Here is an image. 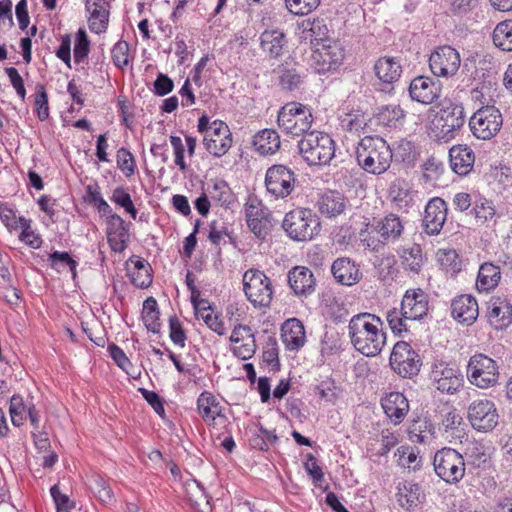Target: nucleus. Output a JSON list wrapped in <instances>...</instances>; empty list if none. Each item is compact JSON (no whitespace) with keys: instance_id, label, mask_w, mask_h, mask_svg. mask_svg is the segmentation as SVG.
<instances>
[{"instance_id":"nucleus-1","label":"nucleus","mask_w":512,"mask_h":512,"mask_svg":"<svg viewBox=\"0 0 512 512\" xmlns=\"http://www.w3.org/2000/svg\"><path fill=\"white\" fill-rule=\"evenodd\" d=\"M381 326V319L374 314L354 315L348 325L349 336L354 348L367 357L378 355L386 343V335Z\"/></svg>"},{"instance_id":"nucleus-2","label":"nucleus","mask_w":512,"mask_h":512,"mask_svg":"<svg viewBox=\"0 0 512 512\" xmlns=\"http://www.w3.org/2000/svg\"><path fill=\"white\" fill-rule=\"evenodd\" d=\"M392 158L390 146L379 136H365L356 147L358 165L371 174L384 173L390 167Z\"/></svg>"},{"instance_id":"nucleus-3","label":"nucleus","mask_w":512,"mask_h":512,"mask_svg":"<svg viewBox=\"0 0 512 512\" xmlns=\"http://www.w3.org/2000/svg\"><path fill=\"white\" fill-rule=\"evenodd\" d=\"M298 149L308 165H326L335 155V142L326 133L311 131L300 139Z\"/></svg>"},{"instance_id":"nucleus-4","label":"nucleus","mask_w":512,"mask_h":512,"mask_svg":"<svg viewBox=\"0 0 512 512\" xmlns=\"http://www.w3.org/2000/svg\"><path fill=\"white\" fill-rule=\"evenodd\" d=\"M465 118L462 104H444L432 121V132L436 140L444 143L453 140L465 124Z\"/></svg>"},{"instance_id":"nucleus-5","label":"nucleus","mask_w":512,"mask_h":512,"mask_svg":"<svg viewBox=\"0 0 512 512\" xmlns=\"http://www.w3.org/2000/svg\"><path fill=\"white\" fill-rule=\"evenodd\" d=\"M198 131L203 134L205 149L215 157L225 155L232 146L231 131L221 120L210 122L209 117L203 115L198 120Z\"/></svg>"},{"instance_id":"nucleus-6","label":"nucleus","mask_w":512,"mask_h":512,"mask_svg":"<svg viewBox=\"0 0 512 512\" xmlns=\"http://www.w3.org/2000/svg\"><path fill=\"white\" fill-rule=\"evenodd\" d=\"M282 226L289 237L296 241L311 240L321 229L319 217L312 210L305 208L287 213Z\"/></svg>"},{"instance_id":"nucleus-7","label":"nucleus","mask_w":512,"mask_h":512,"mask_svg":"<svg viewBox=\"0 0 512 512\" xmlns=\"http://www.w3.org/2000/svg\"><path fill=\"white\" fill-rule=\"evenodd\" d=\"M277 122L278 126L286 134L299 136L309 133L313 122V116L311 110L305 105L297 102H290L280 109Z\"/></svg>"},{"instance_id":"nucleus-8","label":"nucleus","mask_w":512,"mask_h":512,"mask_svg":"<svg viewBox=\"0 0 512 512\" xmlns=\"http://www.w3.org/2000/svg\"><path fill=\"white\" fill-rule=\"evenodd\" d=\"M243 290L256 308L268 307L273 298V287L269 277L257 269H249L243 275Z\"/></svg>"},{"instance_id":"nucleus-9","label":"nucleus","mask_w":512,"mask_h":512,"mask_svg":"<svg viewBox=\"0 0 512 512\" xmlns=\"http://www.w3.org/2000/svg\"><path fill=\"white\" fill-rule=\"evenodd\" d=\"M433 466L437 476L449 484L458 483L465 475L464 458L452 448L438 450L434 455Z\"/></svg>"},{"instance_id":"nucleus-10","label":"nucleus","mask_w":512,"mask_h":512,"mask_svg":"<svg viewBox=\"0 0 512 512\" xmlns=\"http://www.w3.org/2000/svg\"><path fill=\"white\" fill-rule=\"evenodd\" d=\"M467 378L472 385L488 389L496 385L499 379L498 365L485 354L473 355L467 365Z\"/></svg>"},{"instance_id":"nucleus-11","label":"nucleus","mask_w":512,"mask_h":512,"mask_svg":"<svg viewBox=\"0 0 512 512\" xmlns=\"http://www.w3.org/2000/svg\"><path fill=\"white\" fill-rule=\"evenodd\" d=\"M503 125V117L495 106H483L470 118L472 134L481 140H490L497 135Z\"/></svg>"},{"instance_id":"nucleus-12","label":"nucleus","mask_w":512,"mask_h":512,"mask_svg":"<svg viewBox=\"0 0 512 512\" xmlns=\"http://www.w3.org/2000/svg\"><path fill=\"white\" fill-rule=\"evenodd\" d=\"M391 368L403 378H411L420 371L422 361L408 342L398 341L390 354Z\"/></svg>"},{"instance_id":"nucleus-13","label":"nucleus","mask_w":512,"mask_h":512,"mask_svg":"<svg viewBox=\"0 0 512 512\" xmlns=\"http://www.w3.org/2000/svg\"><path fill=\"white\" fill-rule=\"evenodd\" d=\"M467 420L476 431L487 433L498 425L499 413L493 401L477 399L467 408Z\"/></svg>"},{"instance_id":"nucleus-14","label":"nucleus","mask_w":512,"mask_h":512,"mask_svg":"<svg viewBox=\"0 0 512 512\" xmlns=\"http://www.w3.org/2000/svg\"><path fill=\"white\" fill-rule=\"evenodd\" d=\"M461 63L459 52L449 45L437 47L429 57L431 72L442 78H449L456 75Z\"/></svg>"},{"instance_id":"nucleus-15","label":"nucleus","mask_w":512,"mask_h":512,"mask_svg":"<svg viewBox=\"0 0 512 512\" xmlns=\"http://www.w3.org/2000/svg\"><path fill=\"white\" fill-rule=\"evenodd\" d=\"M295 173L284 165H273L265 174V187L276 198L288 197L295 188Z\"/></svg>"},{"instance_id":"nucleus-16","label":"nucleus","mask_w":512,"mask_h":512,"mask_svg":"<svg viewBox=\"0 0 512 512\" xmlns=\"http://www.w3.org/2000/svg\"><path fill=\"white\" fill-rule=\"evenodd\" d=\"M430 379L438 391L447 394L458 392L463 385V375L460 371L445 362L432 365Z\"/></svg>"},{"instance_id":"nucleus-17","label":"nucleus","mask_w":512,"mask_h":512,"mask_svg":"<svg viewBox=\"0 0 512 512\" xmlns=\"http://www.w3.org/2000/svg\"><path fill=\"white\" fill-rule=\"evenodd\" d=\"M343 58L344 51L340 44L337 42L323 44L311 54L310 66L316 73L324 74L337 69Z\"/></svg>"},{"instance_id":"nucleus-18","label":"nucleus","mask_w":512,"mask_h":512,"mask_svg":"<svg viewBox=\"0 0 512 512\" xmlns=\"http://www.w3.org/2000/svg\"><path fill=\"white\" fill-rule=\"evenodd\" d=\"M249 229L258 238H265L270 230L269 211L256 199L250 198L245 205Z\"/></svg>"},{"instance_id":"nucleus-19","label":"nucleus","mask_w":512,"mask_h":512,"mask_svg":"<svg viewBox=\"0 0 512 512\" xmlns=\"http://www.w3.org/2000/svg\"><path fill=\"white\" fill-rule=\"evenodd\" d=\"M448 207L446 202L439 198H432L425 207L423 228L428 235H438L447 219Z\"/></svg>"},{"instance_id":"nucleus-20","label":"nucleus","mask_w":512,"mask_h":512,"mask_svg":"<svg viewBox=\"0 0 512 512\" xmlns=\"http://www.w3.org/2000/svg\"><path fill=\"white\" fill-rule=\"evenodd\" d=\"M441 84L439 81L426 76L414 78L409 85V94L412 100L422 104H431L439 98Z\"/></svg>"},{"instance_id":"nucleus-21","label":"nucleus","mask_w":512,"mask_h":512,"mask_svg":"<svg viewBox=\"0 0 512 512\" xmlns=\"http://www.w3.org/2000/svg\"><path fill=\"white\" fill-rule=\"evenodd\" d=\"M230 341L233 344V354L242 360L252 358L256 352L255 337L249 326H236L232 331Z\"/></svg>"},{"instance_id":"nucleus-22","label":"nucleus","mask_w":512,"mask_h":512,"mask_svg":"<svg viewBox=\"0 0 512 512\" xmlns=\"http://www.w3.org/2000/svg\"><path fill=\"white\" fill-rule=\"evenodd\" d=\"M288 284L296 296L307 297L316 289V279L313 272L304 266L293 267L288 272Z\"/></svg>"},{"instance_id":"nucleus-23","label":"nucleus","mask_w":512,"mask_h":512,"mask_svg":"<svg viewBox=\"0 0 512 512\" xmlns=\"http://www.w3.org/2000/svg\"><path fill=\"white\" fill-rule=\"evenodd\" d=\"M451 315L460 324L472 325L479 315L476 299L471 295H460L451 303Z\"/></svg>"},{"instance_id":"nucleus-24","label":"nucleus","mask_w":512,"mask_h":512,"mask_svg":"<svg viewBox=\"0 0 512 512\" xmlns=\"http://www.w3.org/2000/svg\"><path fill=\"white\" fill-rule=\"evenodd\" d=\"M401 309L406 314L404 318H410L412 321L421 319L427 314L428 300L421 289L408 290L403 296Z\"/></svg>"},{"instance_id":"nucleus-25","label":"nucleus","mask_w":512,"mask_h":512,"mask_svg":"<svg viewBox=\"0 0 512 512\" xmlns=\"http://www.w3.org/2000/svg\"><path fill=\"white\" fill-rule=\"evenodd\" d=\"M424 499L425 494L419 484L410 481H403L398 484L396 500L404 510H416Z\"/></svg>"},{"instance_id":"nucleus-26","label":"nucleus","mask_w":512,"mask_h":512,"mask_svg":"<svg viewBox=\"0 0 512 512\" xmlns=\"http://www.w3.org/2000/svg\"><path fill=\"white\" fill-rule=\"evenodd\" d=\"M331 272L338 283L346 286H352L362 278L359 266L348 257L337 258L331 266Z\"/></svg>"},{"instance_id":"nucleus-27","label":"nucleus","mask_w":512,"mask_h":512,"mask_svg":"<svg viewBox=\"0 0 512 512\" xmlns=\"http://www.w3.org/2000/svg\"><path fill=\"white\" fill-rule=\"evenodd\" d=\"M348 205V199L343 193L336 190L325 191L317 202L320 213L328 218H335L343 214Z\"/></svg>"},{"instance_id":"nucleus-28","label":"nucleus","mask_w":512,"mask_h":512,"mask_svg":"<svg viewBox=\"0 0 512 512\" xmlns=\"http://www.w3.org/2000/svg\"><path fill=\"white\" fill-rule=\"evenodd\" d=\"M107 239L114 252H123L127 247L129 233L124 220L117 214H111L107 222Z\"/></svg>"},{"instance_id":"nucleus-29","label":"nucleus","mask_w":512,"mask_h":512,"mask_svg":"<svg viewBox=\"0 0 512 512\" xmlns=\"http://www.w3.org/2000/svg\"><path fill=\"white\" fill-rule=\"evenodd\" d=\"M382 408L394 424L403 421L409 411L407 398L400 392H391L381 400Z\"/></svg>"},{"instance_id":"nucleus-30","label":"nucleus","mask_w":512,"mask_h":512,"mask_svg":"<svg viewBox=\"0 0 512 512\" xmlns=\"http://www.w3.org/2000/svg\"><path fill=\"white\" fill-rule=\"evenodd\" d=\"M106 0H87L86 9L90 16L88 19L89 29L100 34L107 30L109 22V10Z\"/></svg>"},{"instance_id":"nucleus-31","label":"nucleus","mask_w":512,"mask_h":512,"mask_svg":"<svg viewBox=\"0 0 512 512\" xmlns=\"http://www.w3.org/2000/svg\"><path fill=\"white\" fill-rule=\"evenodd\" d=\"M449 157L452 170L460 176L467 175L474 166V152L467 146H453L449 151Z\"/></svg>"},{"instance_id":"nucleus-32","label":"nucleus","mask_w":512,"mask_h":512,"mask_svg":"<svg viewBox=\"0 0 512 512\" xmlns=\"http://www.w3.org/2000/svg\"><path fill=\"white\" fill-rule=\"evenodd\" d=\"M197 407L199 414L209 425L216 424V419L223 420V422L226 420L225 415L222 414V407L219 402L209 392L205 391L200 394L197 400Z\"/></svg>"},{"instance_id":"nucleus-33","label":"nucleus","mask_w":512,"mask_h":512,"mask_svg":"<svg viewBox=\"0 0 512 512\" xmlns=\"http://www.w3.org/2000/svg\"><path fill=\"white\" fill-rule=\"evenodd\" d=\"M281 338L288 350H298L306 340L303 324L296 318L287 320L281 329Z\"/></svg>"},{"instance_id":"nucleus-34","label":"nucleus","mask_w":512,"mask_h":512,"mask_svg":"<svg viewBox=\"0 0 512 512\" xmlns=\"http://www.w3.org/2000/svg\"><path fill=\"white\" fill-rule=\"evenodd\" d=\"M374 230L384 242H389L399 239L404 231V225L398 215L389 213L376 222Z\"/></svg>"},{"instance_id":"nucleus-35","label":"nucleus","mask_w":512,"mask_h":512,"mask_svg":"<svg viewBox=\"0 0 512 512\" xmlns=\"http://www.w3.org/2000/svg\"><path fill=\"white\" fill-rule=\"evenodd\" d=\"M253 146L261 155L275 154L281 146L280 136L273 129H264L254 136Z\"/></svg>"},{"instance_id":"nucleus-36","label":"nucleus","mask_w":512,"mask_h":512,"mask_svg":"<svg viewBox=\"0 0 512 512\" xmlns=\"http://www.w3.org/2000/svg\"><path fill=\"white\" fill-rule=\"evenodd\" d=\"M376 76L384 83H393L401 75L402 69L399 61L393 57H382L374 66Z\"/></svg>"},{"instance_id":"nucleus-37","label":"nucleus","mask_w":512,"mask_h":512,"mask_svg":"<svg viewBox=\"0 0 512 512\" xmlns=\"http://www.w3.org/2000/svg\"><path fill=\"white\" fill-rule=\"evenodd\" d=\"M401 265L404 270L419 274L424 265V255L420 245L413 244L403 247L400 253Z\"/></svg>"},{"instance_id":"nucleus-38","label":"nucleus","mask_w":512,"mask_h":512,"mask_svg":"<svg viewBox=\"0 0 512 512\" xmlns=\"http://www.w3.org/2000/svg\"><path fill=\"white\" fill-rule=\"evenodd\" d=\"M285 42L284 33L278 30H266L260 36L261 48L273 58H277L282 54Z\"/></svg>"},{"instance_id":"nucleus-39","label":"nucleus","mask_w":512,"mask_h":512,"mask_svg":"<svg viewBox=\"0 0 512 512\" xmlns=\"http://www.w3.org/2000/svg\"><path fill=\"white\" fill-rule=\"evenodd\" d=\"M499 280V267L491 263H484L479 268L476 287L478 291H489L498 285Z\"/></svg>"},{"instance_id":"nucleus-40","label":"nucleus","mask_w":512,"mask_h":512,"mask_svg":"<svg viewBox=\"0 0 512 512\" xmlns=\"http://www.w3.org/2000/svg\"><path fill=\"white\" fill-rule=\"evenodd\" d=\"M465 455L468 463L476 468L487 467L491 459L489 447L478 441L471 442L467 445Z\"/></svg>"},{"instance_id":"nucleus-41","label":"nucleus","mask_w":512,"mask_h":512,"mask_svg":"<svg viewBox=\"0 0 512 512\" xmlns=\"http://www.w3.org/2000/svg\"><path fill=\"white\" fill-rule=\"evenodd\" d=\"M159 314L157 301L153 297H148L143 303L142 319L147 330L152 333L160 331Z\"/></svg>"},{"instance_id":"nucleus-42","label":"nucleus","mask_w":512,"mask_h":512,"mask_svg":"<svg viewBox=\"0 0 512 512\" xmlns=\"http://www.w3.org/2000/svg\"><path fill=\"white\" fill-rule=\"evenodd\" d=\"M303 27V38L309 39L313 44L318 45L328 39L329 30L319 19L307 21L306 24L303 23Z\"/></svg>"},{"instance_id":"nucleus-43","label":"nucleus","mask_w":512,"mask_h":512,"mask_svg":"<svg viewBox=\"0 0 512 512\" xmlns=\"http://www.w3.org/2000/svg\"><path fill=\"white\" fill-rule=\"evenodd\" d=\"M511 310L507 303L502 301L492 302L489 307L488 317L496 328H502L511 322Z\"/></svg>"},{"instance_id":"nucleus-44","label":"nucleus","mask_w":512,"mask_h":512,"mask_svg":"<svg viewBox=\"0 0 512 512\" xmlns=\"http://www.w3.org/2000/svg\"><path fill=\"white\" fill-rule=\"evenodd\" d=\"M493 43L503 51H512V20L497 24L493 31Z\"/></svg>"},{"instance_id":"nucleus-45","label":"nucleus","mask_w":512,"mask_h":512,"mask_svg":"<svg viewBox=\"0 0 512 512\" xmlns=\"http://www.w3.org/2000/svg\"><path fill=\"white\" fill-rule=\"evenodd\" d=\"M185 491L192 506L201 508L203 505H209L208 495L204 487L195 479L188 480L185 483Z\"/></svg>"},{"instance_id":"nucleus-46","label":"nucleus","mask_w":512,"mask_h":512,"mask_svg":"<svg viewBox=\"0 0 512 512\" xmlns=\"http://www.w3.org/2000/svg\"><path fill=\"white\" fill-rule=\"evenodd\" d=\"M90 488L102 503L111 504L114 501L111 487L101 476L95 475L92 477Z\"/></svg>"},{"instance_id":"nucleus-47","label":"nucleus","mask_w":512,"mask_h":512,"mask_svg":"<svg viewBox=\"0 0 512 512\" xmlns=\"http://www.w3.org/2000/svg\"><path fill=\"white\" fill-rule=\"evenodd\" d=\"M30 404H25L20 395H13L10 400L9 413L11 422L14 426H21L26 418L28 407Z\"/></svg>"},{"instance_id":"nucleus-48","label":"nucleus","mask_w":512,"mask_h":512,"mask_svg":"<svg viewBox=\"0 0 512 512\" xmlns=\"http://www.w3.org/2000/svg\"><path fill=\"white\" fill-rule=\"evenodd\" d=\"M406 314L402 309L396 308L388 311L387 321L394 334L401 335L403 332H408L407 321H412L410 318H404Z\"/></svg>"},{"instance_id":"nucleus-49","label":"nucleus","mask_w":512,"mask_h":512,"mask_svg":"<svg viewBox=\"0 0 512 512\" xmlns=\"http://www.w3.org/2000/svg\"><path fill=\"white\" fill-rule=\"evenodd\" d=\"M321 3V0H285L289 12L297 16L308 15Z\"/></svg>"},{"instance_id":"nucleus-50","label":"nucleus","mask_w":512,"mask_h":512,"mask_svg":"<svg viewBox=\"0 0 512 512\" xmlns=\"http://www.w3.org/2000/svg\"><path fill=\"white\" fill-rule=\"evenodd\" d=\"M409 196L410 191L405 180L396 179L392 182L389 188V198L393 203L397 205L406 204L409 200Z\"/></svg>"},{"instance_id":"nucleus-51","label":"nucleus","mask_w":512,"mask_h":512,"mask_svg":"<svg viewBox=\"0 0 512 512\" xmlns=\"http://www.w3.org/2000/svg\"><path fill=\"white\" fill-rule=\"evenodd\" d=\"M111 201L124 208V210L129 213L133 219H136L137 210L133 204L130 194L127 193L123 187H117L113 190Z\"/></svg>"},{"instance_id":"nucleus-52","label":"nucleus","mask_w":512,"mask_h":512,"mask_svg":"<svg viewBox=\"0 0 512 512\" xmlns=\"http://www.w3.org/2000/svg\"><path fill=\"white\" fill-rule=\"evenodd\" d=\"M437 261L443 270L447 272H456L460 269L458 255L455 250H439L437 252Z\"/></svg>"},{"instance_id":"nucleus-53","label":"nucleus","mask_w":512,"mask_h":512,"mask_svg":"<svg viewBox=\"0 0 512 512\" xmlns=\"http://www.w3.org/2000/svg\"><path fill=\"white\" fill-rule=\"evenodd\" d=\"M49 261L51 262V266L57 270H60L61 267L68 266L71 271L72 278H76L77 262L72 259L67 252L55 251L50 254Z\"/></svg>"},{"instance_id":"nucleus-54","label":"nucleus","mask_w":512,"mask_h":512,"mask_svg":"<svg viewBox=\"0 0 512 512\" xmlns=\"http://www.w3.org/2000/svg\"><path fill=\"white\" fill-rule=\"evenodd\" d=\"M112 60L115 66L123 68L129 63V44L126 41H118L112 51Z\"/></svg>"},{"instance_id":"nucleus-55","label":"nucleus","mask_w":512,"mask_h":512,"mask_svg":"<svg viewBox=\"0 0 512 512\" xmlns=\"http://www.w3.org/2000/svg\"><path fill=\"white\" fill-rule=\"evenodd\" d=\"M117 165L119 169L127 176H131L135 171V160L133 155L125 148L117 151Z\"/></svg>"},{"instance_id":"nucleus-56","label":"nucleus","mask_w":512,"mask_h":512,"mask_svg":"<svg viewBox=\"0 0 512 512\" xmlns=\"http://www.w3.org/2000/svg\"><path fill=\"white\" fill-rule=\"evenodd\" d=\"M90 42L87 34L83 29H79L76 34V43L74 46V59L75 62L80 63L84 58L87 57L89 52Z\"/></svg>"},{"instance_id":"nucleus-57","label":"nucleus","mask_w":512,"mask_h":512,"mask_svg":"<svg viewBox=\"0 0 512 512\" xmlns=\"http://www.w3.org/2000/svg\"><path fill=\"white\" fill-rule=\"evenodd\" d=\"M19 224V228L22 229L20 239L32 248H39L41 245V239L31 230L30 220L19 217Z\"/></svg>"},{"instance_id":"nucleus-58","label":"nucleus","mask_w":512,"mask_h":512,"mask_svg":"<svg viewBox=\"0 0 512 512\" xmlns=\"http://www.w3.org/2000/svg\"><path fill=\"white\" fill-rule=\"evenodd\" d=\"M405 116L404 110L398 105H388L379 113V119L386 125H391Z\"/></svg>"},{"instance_id":"nucleus-59","label":"nucleus","mask_w":512,"mask_h":512,"mask_svg":"<svg viewBox=\"0 0 512 512\" xmlns=\"http://www.w3.org/2000/svg\"><path fill=\"white\" fill-rule=\"evenodd\" d=\"M169 336L171 341L179 345L180 347L185 346L186 334L179 319L176 316H171L169 319Z\"/></svg>"},{"instance_id":"nucleus-60","label":"nucleus","mask_w":512,"mask_h":512,"mask_svg":"<svg viewBox=\"0 0 512 512\" xmlns=\"http://www.w3.org/2000/svg\"><path fill=\"white\" fill-rule=\"evenodd\" d=\"M37 116L41 121L49 117L48 95L44 86L39 85L35 98Z\"/></svg>"},{"instance_id":"nucleus-61","label":"nucleus","mask_w":512,"mask_h":512,"mask_svg":"<svg viewBox=\"0 0 512 512\" xmlns=\"http://www.w3.org/2000/svg\"><path fill=\"white\" fill-rule=\"evenodd\" d=\"M50 492L55 502L57 512H70L73 509L74 503L67 495L60 491L58 485L52 486Z\"/></svg>"},{"instance_id":"nucleus-62","label":"nucleus","mask_w":512,"mask_h":512,"mask_svg":"<svg viewBox=\"0 0 512 512\" xmlns=\"http://www.w3.org/2000/svg\"><path fill=\"white\" fill-rule=\"evenodd\" d=\"M473 211L477 221L482 224L493 220L495 217L494 206L489 201H484L479 204L477 203L473 208Z\"/></svg>"},{"instance_id":"nucleus-63","label":"nucleus","mask_w":512,"mask_h":512,"mask_svg":"<svg viewBox=\"0 0 512 512\" xmlns=\"http://www.w3.org/2000/svg\"><path fill=\"white\" fill-rule=\"evenodd\" d=\"M301 83V75L296 69H285L280 76V84L284 89L294 90Z\"/></svg>"},{"instance_id":"nucleus-64","label":"nucleus","mask_w":512,"mask_h":512,"mask_svg":"<svg viewBox=\"0 0 512 512\" xmlns=\"http://www.w3.org/2000/svg\"><path fill=\"white\" fill-rule=\"evenodd\" d=\"M304 468L308 475L311 476L313 482L318 483L323 480L324 474L322 472L321 467L317 464L316 458L308 453L306 455V462L304 463Z\"/></svg>"}]
</instances>
